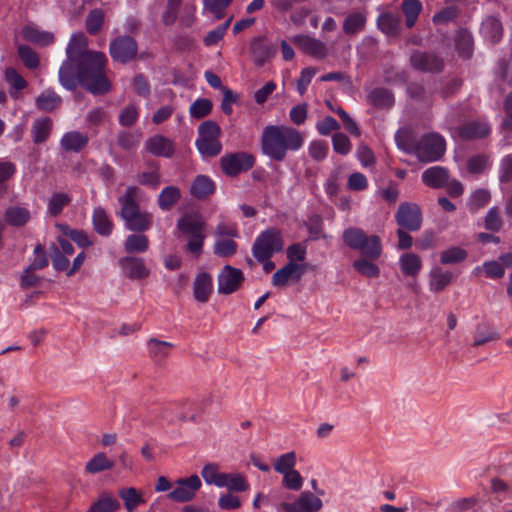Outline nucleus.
<instances>
[{
    "mask_svg": "<svg viewBox=\"0 0 512 512\" xmlns=\"http://www.w3.org/2000/svg\"><path fill=\"white\" fill-rule=\"evenodd\" d=\"M67 59L59 69V82L67 90L76 87L77 80L95 95L106 94L111 84L105 74L107 57L102 52L87 50L83 33L72 34L66 48Z\"/></svg>",
    "mask_w": 512,
    "mask_h": 512,
    "instance_id": "obj_1",
    "label": "nucleus"
},
{
    "mask_svg": "<svg viewBox=\"0 0 512 512\" xmlns=\"http://www.w3.org/2000/svg\"><path fill=\"white\" fill-rule=\"evenodd\" d=\"M304 137L297 129L286 125H268L261 135V151L272 160L282 161L287 152L298 151Z\"/></svg>",
    "mask_w": 512,
    "mask_h": 512,
    "instance_id": "obj_2",
    "label": "nucleus"
},
{
    "mask_svg": "<svg viewBox=\"0 0 512 512\" xmlns=\"http://www.w3.org/2000/svg\"><path fill=\"white\" fill-rule=\"evenodd\" d=\"M404 132L395 134V141L399 149L414 154L421 162H434L441 159L445 153L446 145L442 136L436 133L424 135L416 145H408Z\"/></svg>",
    "mask_w": 512,
    "mask_h": 512,
    "instance_id": "obj_3",
    "label": "nucleus"
},
{
    "mask_svg": "<svg viewBox=\"0 0 512 512\" xmlns=\"http://www.w3.org/2000/svg\"><path fill=\"white\" fill-rule=\"evenodd\" d=\"M206 222L199 213H186L177 221V229L188 236L187 249L198 257L203 248Z\"/></svg>",
    "mask_w": 512,
    "mask_h": 512,
    "instance_id": "obj_4",
    "label": "nucleus"
},
{
    "mask_svg": "<svg viewBox=\"0 0 512 512\" xmlns=\"http://www.w3.org/2000/svg\"><path fill=\"white\" fill-rule=\"evenodd\" d=\"M220 134V126L214 121L208 120L199 126L198 138L195 144L203 157H215L221 152Z\"/></svg>",
    "mask_w": 512,
    "mask_h": 512,
    "instance_id": "obj_5",
    "label": "nucleus"
},
{
    "mask_svg": "<svg viewBox=\"0 0 512 512\" xmlns=\"http://www.w3.org/2000/svg\"><path fill=\"white\" fill-rule=\"evenodd\" d=\"M282 233L275 228L262 231L255 239L252 254L258 262L269 260L275 252L283 249Z\"/></svg>",
    "mask_w": 512,
    "mask_h": 512,
    "instance_id": "obj_6",
    "label": "nucleus"
},
{
    "mask_svg": "<svg viewBox=\"0 0 512 512\" xmlns=\"http://www.w3.org/2000/svg\"><path fill=\"white\" fill-rule=\"evenodd\" d=\"M202 483L197 475H191L187 478L177 479L173 483V489L168 493L169 500L177 503L192 501Z\"/></svg>",
    "mask_w": 512,
    "mask_h": 512,
    "instance_id": "obj_7",
    "label": "nucleus"
},
{
    "mask_svg": "<svg viewBox=\"0 0 512 512\" xmlns=\"http://www.w3.org/2000/svg\"><path fill=\"white\" fill-rule=\"evenodd\" d=\"M220 162L223 172L233 177L252 168L255 158L250 153L237 152L224 155Z\"/></svg>",
    "mask_w": 512,
    "mask_h": 512,
    "instance_id": "obj_8",
    "label": "nucleus"
},
{
    "mask_svg": "<svg viewBox=\"0 0 512 512\" xmlns=\"http://www.w3.org/2000/svg\"><path fill=\"white\" fill-rule=\"evenodd\" d=\"M395 220L401 228L408 231H417L422 225L421 209L415 203H401L395 214Z\"/></svg>",
    "mask_w": 512,
    "mask_h": 512,
    "instance_id": "obj_9",
    "label": "nucleus"
},
{
    "mask_svg": "<svg viewBox=\"0 0 512 512\" xmlns=\"http://www.w3.org/2000/svg\"><path fill=\"white\" fill-rule=\"evenodd\" d=\"M323 507L320 497L312 492H302L294 502L281 503L277 507L278 512H317Z\"/></svg>",
    "mask_w": 512,
    "mask_h": 512,
    "instance_id": "obj_10",
    "label": "nucleus"
},
{
    "mask_svg": "<svg viewBox=\"0 0 512 512\" xmlns=\"http://www.w3.org/2000/svg\"><path fill=\"white\" fill-rule=\"evenodd\" d=\"M137 51V43L130 36H119L112 40L109 45L112 59L123 64L133 60L137 55Z\"/></svg>",
    "mask_w": 512,
    "mask_h": 512,
    "instance_id": "obj_11",
    "label": "nucleus"
},
{
    "mask_svg": "<svg viewBox=\"0 0 512 512\" xmlns=\"http://www.w3.org/2000/svg\"><path fill=\"white\" fill-rule=\"evenodd\" d=\"M244 279L240 269L226 265L218 275V292L221 294H231L235 292Z\"/></svg>",
    "mask_w": 512,
    "mask_h": 512,
    "instance_id": "obj_12",
    "label": "nucleus"
},
{
    "mask_svg": "<svg viewBox=\"0 0 512 512\" xmlns=\"http://www.w3.org/2000/svg\"><path fill=\"white\" fill-rule=\"evenodd\" d=\"M124 275L132 280H143L150 275V269L142 258L127 256L119 259Z\"/></svg>",
    "mask_w": 512,
    "mask_h": 512,
    "instance_id": "obj_13",
    "label": "nucleus"
},
{
    "mask_svg": "<svg viewBox=\"0 0 512 512\" xmlns=\"http://www.w3.org/2000/svg\"><path fill=\"white\" fill-rule=\"evenodd\" d=\"M305 271L304 264L287 263L273 274L272 284L276 287L286 286L290 281L299 280Z\"/></svg>",
    "mask_w": 512,
    "mask_h": 512,
    "instance_id": "obj_14",
    "label": "nucleus"
},
{
    "mask_svg": "<svg viewBox=\"0 0 512 512\" xmlns=\"http://www.w3.org/2000/svg\"><path fill=\"white\" fill-rule=\"evenodd\" d=\"M411 65L423 72H439L443 68V61L434 53L414 52L410 57Z\"/></svg>",
    "mask_w": 512,
    "mask_h": 512,
    "instance_id": "obj_15",
    "label": "nucleus"
},
{
    "mask_svg": "<svg viewBox=\"0 0 512 512\" xmlns=\"http://www.w3.org/2000/svg\"><path fill=\"white\" fill-rule=\"evenodd\" d=\"M145 149L152 155L170 158L174 154L173 142L162 135H155L145 142Z\"/></svg>",
    "mask_w": 512,
    "mask_h": 512,
    "instance_id": "obj_16",
    "label": "nucleus"
},
{
    "mask_svg": "<svg viewBox=\"0 0 512 512\" xmlns=\"http://www.w3.org/2000/svg\"><path fill=\"white\" fill-rule=\"evenodd\" d=\"M293 42L306 54L316 58H324L327 54L326 45L315 38L309 36H295Z\"/></svg>",
    "mask_w": 512,
    "mask_h": 512,
    "instance_id": "obj_17",
    "label": "nucleus"
},
{
    "mask_svg": "<svg viewBox=\"0 0 512 512\" xmlns=\"http://www.w3.org/2000/svg\"><path fill=\"white\" fill-rule=\"evenodd\" d=\"M88 142L87 134L73 130L63 134L60 139V147L66 152L78 153L87 146Z\"/></svg>",
    "mask_w": 512,
    "mask_h": 512,
    "instance_id": "obj_18",
    "label": "nucleus"
},
{
    "mask_svg": "<svg viewBox=\"0 0 512 512\" xmlns=\"http://www.w3.org/2000/svg\"><path fill=\"white\" fill-rule=\"evenodd\" d=\"M480 32L486 42L495 44L502 38L503 26L498 18L489 16L482 21Z\"/></svg>",
    "mask_w": 512,
    "mask_h": 512,
    "instance_id": "obj_19",
    "label": "nucleus"
},
{
    "mask_svg": "<svg viewBox=\"0 0 512 512\" xmlns=\"http://www.w3.org/2000/svg\"><path fill=\"white\" fill-rule=\"evenodd\" d=\"M140 190L137 187L129 186L124 195L119 197L120 216L125 221L127 218L136 213L139 209L135 199L138 197Z\"/></svg>",
    "mask_w": 512,
    "mask_h": 512,
    "instance_id": "obj_20",
    "label": "nucleus"
},
{
    "mask_svg": "<svg viewBox=\"0 0 512 512\" xmlns=\"http://www.w3.org/2000/svg\"><path fill=\"white\" fill-rule=\"evenodd\" d=\"M449 179V172L445 167L433 166L422 173V181L431 188H443Z\"/></svg>",
    "mask_w": 512,
    "mask_h": 512,
    "instance_id": "obj_21",
    "label": "nucleus"
},
{
    "mask_svg": "<svg viewBox=\"0 0 512 512\" xmlns=\"http://www.w3.org/2000/svg\"><path fill=\"white\" fill-rule=\"evenodd\" d=\"M21 33L24 40L40 46L50 45L54 42V34L52 32L41 30L34 25L24 26Z\"/></svg>",
    "mask_w": 512,
    "mask_h": 512,
    "instance_id": "obj_22",
    "label": "nucleus"
},
{
    "mask_svg": "<svg viewBox=\"0 0 512 512\" xmlns=\"http://www.w3.org/2000/svg\"><path fill=\"white\" fill-rule=\"evenodd\" d=\"M213 282L208 273H199L193 283L194 298L198 302H207L212 292Z\"/></svg>",
    "mask_w": 512,
    "mask_h": 512,
    "instance_id": "obj_23",
    "label": "nucleus"
},
{
    "mask_svg": "<svg viewBox=\"0 0 512 512\" xmlns=\"http://www.w3.org/2000/svg\"><path fill=\"white\" fill-rule=\"evenodd\" d=\"M453 280V274L441 267H433L429 273V288L432 292L444 290Z\"/></svg>",
    "mask_w": 512,
    "mask_h": 512,
    "instance_id": "obj_24",
    "label": "nucleus"
},
{
    "mask_svg": "<svg viewBox=\"0 0 512 512\" xmlns=\"http://www.w3.org/2000/svg\"><path fill=\"white\" fill-rule=\"evenodd\" d=\"M422 265L420 256L415 253H404L399 257L400 270L405 276L417 277Z\"/></svg>",
    "mask_w": 512,
    "mask_h": 512,
    "instance_id": "obj_25",
    "label": "nucleus"
},
{
    "mask_svg": "<svg viewBox=\"0 0 512 512\" xmlns=\"http://www.w3.org/2000/svg\"><path fill=\"white\" fill-rule=\"evenodd\" d=\"M94 230L101 236H109L113 230V223L107 212L100 206L95 207L92 213Z\"/></svg>",
    "mask_w": 512,
    "mask_h": 512,
    "instance_id": "obj_26",
    "label": "nucleus"
},
{
    "mask_svg": "<svg viewBox=\"0 0 512 512\" xmlns=\"http://www.w3.org/2000/svg\"><path fill=\"white\" fill-rule=\"evenodd\" d=\"M31 218V213L24 206H10L6 209L4 220L8 225L20 227L24 226Z\"/></svg>",
    "mask_w": 512,
    "mask_h": 512,
    "instance_id": "obj_27",
    "label": "nucleus"
},
{
    "mask_svg": "<svg viewBox=\"0 0 512 512\" xmlns=\"http://www.w3.org/2000/svg\"><path fill=\"white\" fill-rule=\"evenodd\" d=\"M52 120L49 117L37 118L31 127V136L35 144H40L50 137Z\"/></svg>",
    "mask_w": 512,
    "mask_h": 512,
    "instance_id": "obj_28",
    "label": "nucleus"
},
{
    "mask_svg": "<svg viewBox=\"0 0 512 512\" xmlns=\"http://www.w3.org/2000/svg\"><path fill=\"white\" fill-rule=\"evenodd\" d=\"M360 246L355 250L360 251L362 255L369 259L377 260L382 254L381 240L377 235H366Z\"/></svg>",
    "mask_w": 512,
    "mask_h": 512,
    "instance_id": "obj_29",
    "label": "nucleus"
},
{
    "mask_svg": "<svg viewBox=\"0 0 512 512\" xmlns=\"http://www.w3.org/2000/svg\"><path fill=\"white\" fill-rule=\"evenodd\" d=\"M124 222L128 230L142 232L148 230L151 227L152 215L148 212H141L138 210Z\"/></svg>",
    "mask_w": 512,
    "mask_h": 512,
    "instance_id": "obj_30",
    "label": "nucleus"
},
{
    "mask_svg": "<svg viewBox=\"0 0 512 512\" xmlns=\"http://www.w3.org/2000/svg\"><path fill=\"white\" fill-rule=\"evenodd\" d=\"M71 200L72 196L67 192H54L47 201V213L54 217L58 216Z\"/></svg>",
    "mask_w": 512,
    "mask_h": 512,
    "instance_id": "obj_31",
    "label": "nucleus"
},
{
    "mask_svg": "<svg viewBox=\"0 0 512 512\" xmlns=\"http://www.w3.org/2000/svg\"><path fill=\"white\" fill-rule=\"evenodd\" d=\"M215 190L214 182L205 175L197 176L191 184L190 192L196 198H204Z\"/></svg>",
    "mask_w": 512,
    "mask_h": 512,
    "instance_id": "obj_32",
    "label": "nucleus"
},
{
    "mask_svg": "<svg viewBox=\"0 0 512 512\" xmlns=\"http://www.w3.org/2000/svg\"><path fill=\"white\" fill-rule=\"evenodd\" d=\"M61 97L51 89L44 90L35 100L39 110L51 112L61 104Z\"/></svg>",
    "mask_w": 512,
    "mask_h": 512,
    "instance_id": "obj_33",
    "label": "nucleus"
},
{
    "mask_svg": "<svg viewBox=\"0 0 512 512\" xmlns=\"http://www.w3.org/2000/svg\"><path fill=\"white\" fill-rule=\"evenodd\" d=\"M400 17L392 13H382L377 19L378 28L388 36H395L398 33Z\"/></svg>",
    "mask_w": 512,
    "mask_h": 512,
    "instance_id": "obj_34",
    "label": "nucleus"
},
{
    "mask_svg": "<svg viewBox=\"0 0 512 512\" xmlns=\"http://www.w3.org/2000/svg\"><path fill=\"white\" fill-rule=\"evenodd\" d=\"M366 24V14L361 11L350 13L344 20L343 31L348 35L362 31Z\"/></svg>",
    "mask_w": 512,
    "mask_h": 512,
    "instance_id": "obj_35",
    "label": "nucleus"
},
{
    "mask_svg": "<svg viewBox=\"0 0 512 512\" xmlns=\"http://www.w3.org/2000/svg\"><path fill=\"white\" fill-rule=\"evenodd\" d=\"M225 472H222L215 463L206 464L201 471V476L207 485H215L222 488Z\"/></svg>",
    "mask_w": 512,
    "mask_h": 512,
    "instance_id": "obj_36",
    "label": "nucleus"
},
{
    "mask_svg": "<svg viewBox=\"0 0 512 512\" xmlns=\"http://www.w3.org/2000/svg\"><path fill=\"white\" fill-rule=\"evenodd\" d=\"M119 496L122 498L127 512H134L139 505L145 503L142 493L134 487L121 489Z\"/></svg>",
    "mask_w": 512,
    "mask_h": 512,
    "instance_id": "obj_37",
    "label": "nucleus"
},
{
    "mask_svg": "<svg viewBox=\"0 0 512 512\" xmlns=\"http://www.w3.org/2000/svg\"><path fill=\"white\" fill-rule=\"evenodd\" d=\"M113 466L114 462L104 453L99 452L86 463L85 470L90 474H96L105 470H109L113 468Z\"/></svg>",
    "mask_w": 512,
    "mask_h": 512,
    "instance_id": "obj_38",
    "label": "nucleus"
},
{
    "mask_svg": "<svg viewBox=\"0 0 512 512\" xmlns=\"http://www.w3.org/2000/svg\"><path fill=\"white\" fill-rule=\"evenodd\" d=\"M297 463V454L295 451H289L284 454L279 455L273 461L274 470L283 475L293 469H295Z\"/></svg>",
    "mask_w": 512,
    "mask_h": 512,
    "instance_id": "obj_39",
    "label": "nucleus"
},
{
    "mask_svg": "<svg viewBox=\"0 0 512 512\" xmlns=\"http://www.w3.org/2000/svg\"><path fill=\"white\" fill-rule=\"evenodd\" d=\"M223 480L222 488H227L229 492H243L249 488V484L240 473H226Z\"/></svg>",
    "mask_w": 512,
    "mask_h": 512,
    "instance_id": "obj_40",
    "label": "nucleus"
},
{
    "mask_svg": "<svg viewBox=\"0 0 512 512\" xmlns=\"http://www.w3.org/2000/svg\"><path fill=\"white\" fill-rule=\"evenodd\" d=\"M125 251L128 253H143L149 248V240L143 234H131L124 243Z\"/></svg>",
    "mask_w": 512,
    "mask_h": 512,
    "instance_id": "obj_41",
    "label": "nucleus"
},
{
    "mask_svg": "<svg viewBox=\"0 0 512 512\" xmlns=\"http://www.w3.org/2000/svg\"><path fill=\"white\" fill-rule=\"evenodd\" d=\"M181 197V192L176 186L165 187L158 197V204L162 210H170L173 205L178 202Z\"/></svg>",
    "mask_w": 512,
    "mask_h": 512,
    "instance_id": "obj_42",
    "label": "nucleus"
},
{
    "mask_svg": "<svg viewBox=\"0 0 512 512\" xmlns=\"http://www.w3.org/2000/svg\"><path fill=\"white\" fill-rule=\"evenodd\" d=\"M367 257L359 258L353 262V268L361 275L376 278L380 275V268Z\"/></svg>",
    "mask_w": 512,
    "mask_h": 512,
    "instance_id": "obj_43",
    "label": "nucleus"
},
{
    "mask_svg": "<svg viewBox=\"0 0 512 512\" xmlns=\"http://www.w3.org/2000/svg\"><path fill=\"white\" fill-rule=\"evenodd\" d=\"M173 344L166 341H161L156 338H151L147 342L148 353L151 357L156 359H162L169 355L170 349Z\"/></svg>",
    "mask_w": 512,
    "mask_h": 512,
    "instance_id": "obj_44",
    "label": "nucleus"
},
{
    "mask_svg": "<svg viewBox=\"0 0 512 512\" xmlns=\"http://www.w3.org/2000/svg\"><path fill=\"white\" fill-rule=\"evenodd\" d=\"M401 7L406 17V26L408 28L413 27L422 10L421 2L419 0H405Z\"/></svg>",
    "mask_w": 512,
    "mask_h": 512,
    "instance_id": "obj_45",
    "label": "nucleus"
},
{
    "mask_svg": "<svg viewBox=\"0 0 512 512\" xmlns=\"http://www.w3.org/2000/svg\"><path fill=\"white\" fill-rule=\"evenodd\" d=\"M368 98L371 104L380 108L390 107L394 103V97L391 92L383 88L374 89Z\"/></svg>",
    "mask_w": 512,
    "mask_h": 512,
    "instance_id": "obj_46",
    "label": "nucleus"
},
{
    "mask_svg": "<svg viewBox=\"0 0 512 512\" xmlns=\"http://www.w3.org/2000/svg\"><path fill=\"white\" fill-rule=\"evenodd\" d=\"M213 250L219 257H230L236 253L237 244L232 238H218Z\"/></svg>",
    "mask_w": 512,
    "mask_h": 512,
    "instance_id": "obj_47",
    "label": "nucleus"
},
{
    "mask_svg": "<svg viewBox=\"0 0 512 512\" xmlns=\"http://www.w3.org/2000/svg\"><path fill=\"white\" fill-rule=\"evenodd\" d=\"M366 235L362 229L350 227L344 230L342 239L349 248L355 250L357 247H361V241L365 240Z\"/></svg>",
    "mask_w": 512,
    "mask_h": 512,
    "instance_id": "obj_48",
    "label": "nucleus"
},
{
    "mask_svg": "<svg viewBox=\"0 0 512 512\" xmlns=\"http://www.w3.org/2000/svg\"><path fill=\"white\" fill-rule=\"evenodd\" d=\"M456 48L460 55L469 58L473 52V38L468 31H461L456 38Z\"/></svg>",
    "mask_w": 512,
    "mask_h": 512,
    "instance_id": "obj_49",
    "label": "nucleus"
},
{
    "mask_svg": "<svg viewBox=\"0 0 512 512\" xmlns=\"http://www.w3.org/2000/svg\"><path fill=\"white\" fill-rule=\"evenodd\" d=\"M490 132V126L485 122H472L462 129V136L465 138H481Z\"/></svg>",
    "mask_w": 512,
    "mask_h": 512,
    "instance_id": "obj_50",
    "label": "nucleus"
},
{
    "mask_svg": "<svg viewBox=\"0 0 512 512\" xmlns=\"http://www.w3.org/2000/svg\"><path fill=\"white\" fill-rule=\"evenodd\" d=\"M467 257V252L457 246L450 247L441 252L440 260L442 264H455L462 262Z\"/></svg>",
    "mask_w": 512,
    "mask_h": 512,
    "instance_id": "obj_51",
    "label": "nucleus"
},
{
    "mask_svg": "<svg viewBox=\"0 0 512 512\" xmlns=\"http://www.w3.org/2000/svg\"><path fill=\"white\" fill-rule=\"evenodd\" d=\"M499 338V334L496 330L491 327L479 325L474 335V346H481L487 342L496 340Z\"/></svg>",
    "mask_w": 512,
    "mask_h": 512,
    "instance_id": "obj_52",
    "label": "nucleus"
},
{
    "mask_svg": "<svg viewBox=\"0 0 512 512\" xmlns=\"http://www.w3.org/2000/svg\"><path fill=\"white\" fill-rule=\"evenodd\" d=\"M211 109L212 103L209 99L199 98L191 104L189 113L192 118L201 119L207 116L211 112Z\"/></svg>",
    "mask_w": 512,
    "mask_h": 512,
    "instance_id": "obj_53",
    "label": "nucleus"
},
{
    "mask_svg": "<svg viewBox=\"0 0 512 512\" xmlns=\"http://www.w3.org/2000/svg\"><path fill=\"white\" fill-rule=\"evenodd\" d=\"M327 106L331 111L339 115V118H341L345 125V128L351 135L356 137H359L361 135V131L356 122L341 107L335 109L330 102H327Z\"/></svg>",
    "mask_w": 512,
    "mask_h": 512,
    "instance_id": "obj_54",
    "label": "nucleus"
},
{
    "mask_svg": "<svg viewBox=\"0 0 512 512\" xmlns=\"http://www.w3.org/2000/svg\"><path fill=\"white\" fill-rule=\"evenodd\" d=\"M303 483L304 479L296 469L282 475V485L289 490L299 491Z\"/></svg>",
    "mask_w": 512,
    "mask_h": 512,
    "instance_id": "obj_55",
    "label": "nucleus"
},
{
    "mask_svg": "<svg viewBox=\"0 0 512 512\" xmlns=\"http://www.w3.org/2000/svg\"><path fill=\"white\" fill-rule=\"evenodd\" d=\"M328 152L329 145L326 141L323 140H313L308 146L309 156L316 161H322L325 159Z\"/></svg>",
    "mask_w": 512,
    "mask_h": 512,
    "instance_id": "obj_56",
    "label": "nucleus"
},
{
    "mask_svg": "<svg viewBox=\"0 0 512 512\" xmlns=\"http://www.w3.org/2000/svg\"><path fill=\"white\" fill-rule=\"evenodd\" d=\"M332 146L334 152L341 155H347L352 150V144L344 133H335L332 136Z\"/></svg>",
    "mask_w": 512,
    "mask_h": 512,
    "instance_id": "obj_57",
    "label": "nucleus"
},
{
    "mask_svg": "<svg viewBox=\"0 0 512 512\" xmlns=\"http://www.w3.org/2000/svg\"><path fill=\"white\" fill-rule=\"evenodd\" d=\"M491 166V163L488 157L484 155H477L471 157L467 163V169L469 172L474 174L483 173L488 170Z\"/></svg>",
    "mask_w": 512,
    "mask_h": 512,
    "instance_id": "obj_58",
    "label": "nucleus"
},
{
    "mask_svg": "<svg viewBox=\"0 0 512 512\" xmlns=\"http://www.w3.org/2000/svg\"><path fill=\"white\" fill-rule=\"evenodd\" d=\"M251 50L255 62L259 65L263 64L271 55L269 47L265 46L261 39H255L252 42Z\"/></svg>",
    "mask_w": 512,
    "mask_h": 512,
    "instance_id": "obj_59",
    "label": "nucleus"
},
{
    "mask_svg": "<svg viewBox=\"0 0 512 512\" xmlns=\"http://www.w3.org/2000/svg\"><path fill=\"white\" fill-rule=\"evenodd\" d=\"M18 54L26 67L34 69L39 65L37 54L29 46L20 45L18 47Z\"/></svg>",
    "mask_w": 512,
    "mask_h": 512,
    "instance_id": "obj_60",
    "label": "nucleus"
},
{
    "mask_svg": "<svg viewBox=\"0 0 512 512\" xmlns=\"http://www.w3.org/2000/svg\"><path fill=\"white\" fill-rule=\"evenodd\" d=\"M356 157L364 168L373 167L376 163L375 155L367 145H360L357 148Z\"/></svg>",
    "mask_w": 512,
    "mask_h": 512,
    "instance_id": "obj_61",
    "label": "nucleus"
},
{
    "mask_svg": "<svg viewBox=\"0 0 512 512\" xmlns=\"http://www.w3.org/2000/svg\"><path fill=\"white\" fill-rule=\"evenodd\" d=\"M307 249L302 243H295L287 248L288 263L303 262L306 258Z\"/></svg>",
    "mask_w": 512,
    "mask_h": 512,
    "instance_id": "obj_62",
    "label": "nucleus"
},
{
    "mask_svg": "<svg viewBox=\"0 0 512 512\" xmlns=\"http://www.w3.org/2000/svg\"><path fill=\"white\" fill-rule=\"evenodd\" d=\"M104 21V15L101 10L91 11L86 19V29L89 33L95 34L101 28Z\"/></svg>",
    "mask_w": 512,
    "mask_h": 512,
    "instance_id": "obj_63",
    "label": "nucleus"
},
{
    "mask_svg": "<svg viewBox=\"0 0 512 512\" xmlns=\"http://www.w3.org/2000/svg\"><path fill=\"white\" fill-rule=\"evenodd\" d=\"M5 79L16 91H20L27 86L26 80L14 69L7 68L5 70Z\"/></svg>",
    "mask_w": 512,
    "mask_h": 512,
    "instance_id": "obj_64",
    "label": "nucleus"
}]
</instances>
